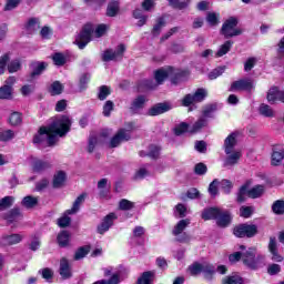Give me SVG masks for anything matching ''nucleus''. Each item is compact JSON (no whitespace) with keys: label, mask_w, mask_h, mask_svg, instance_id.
I'll list each match as a JSON object with an SVG mask.
<instances>
[{"label":"nucleus","mask_w":284,"mask_h":284,"mask_svg":"<svg viewBox=\"0 0 284 284\" xmlns=\"http://www.w3.org/2000/svg\"><path fill=\"white\" fill-rule=\"evenodd\" d=\"M71 125L72 120L68 115L54 118L48 126L40 128L38 134L33 136V143L52 148L59 141L57 136H65L67 132H70Z\"/></svg>","instance_id":"f257e3e1"},{"label":"nucleus","mask_w":284,"mask_h":284,"mask_svg":"<svg viewBox=\"0 0 284 284\" xmlns=\"http://www.w3.org/2000/svg\"><path fill=\"white\" fill-rule=\"evenodd\" d=\"M185 71H176L174 68L172 67H166V68H161L159 70H156L154 72V79L158 83V85L163 84V81H165V79H171V82L176 84L179 82H181V80L183 79V77H185Z\"/></svg>","instance_id":"f03ea898"},{"label":"nucleus","mask_w":284,"mask_h":284,"mask_svg":"<svg viewBox=\"0 0 284 284\" xmlns=\"http://www.w3.org/2000/svg\"><path fill=\"white\" fill-rule=\"evenodd\" d=\"M239 26V19L235 17H230L224 21L221 28V34L226 39H232L233 37H241L243 34V29L236 28Z\"/></svg>","instance_id":"7ed1b4c3"},{"label":"nucleus","mask_w":284,"mask_h":284,"mask_svg":"<svg viewBox=\"0 0 284 284\" xmlns=\"http://www.w3.org/2000/svg\"><path fill=\"white\" fill-rule=\"evenodd\" d=\"M263 255H256V248L251 247L242 253V262L248 270H258Z\"/></svg>","instance_id":"20e7f679"},{"label":"nucleus","mask_w":284,"mask_h":284,"mask_svg":"<svg viewBox=\"0 0 284 284\" xmlns=\"http://www.w3.org/2000/svg\"><path fill=\"white\" fill-rule=\"evenodd\" d=\"M233 234L237 239H254L258 234V226L256 224H240L233 229Z\"/></svg>","instance_id":"39448f33"},{"label":"nucleus","mask_w":284,"mask_h":284,"mask_svg":"<svg viewBox=\"0 0 284 284\" xmlns=\"http://www.w3.org/2000/svg\"><path fill=\"white\" fill-rule=\"evenodd\" d=\"M94 33V28L92 24H85L81 32L75 38V45H78L79 50L85 49V45L92 41V34Z\"/></svg>","instance_id":"423d86ee"},{"label":"nucleus","mask_w":284,"mask_h":284,"mask_svg":"<svg viewBox=\"0 0 284 284\" xmlns=\"http://www.w3.org/2000/svg\"><path fill=\"white\" fill-rule=\"evenodd\" d=\"M254 80L246 78L233 81L229 89V92H252L254 90Z\"/></svg>","instance_id":"0eeeda50"},{"label":"nucleus","mask_w":284,"mask_h":284,"mask_svg":"<svg viewBox=\"0 0 284 284\" xmlns=\"http://www.w3.org/2000/svg\"><path fill=\"white\" fill-rule=\"evenodd\" d=\"M132 125L129 129H120L110 141V148H119L123 141L132 139Z\"/></svg>","instance_id":"6e6552de"},{"label":"nucleus","mask_w":284,"mask_h":284,"mask_svg":"<svg viewBox=\"0 0 284 284\" xmlns=\"http://www.w3.org/2000/svg\"><path fill=\"white\" fill-rule=\"evenodd\" d=\"M123 52H125V45L124 44H119L118 49L115 51L112 50V49H106L102 53V61L108 63L110 61H116L118 59H122L123 58Z\"/></svg>","instance_id":"1a4fd4ad"},{"label":"nucleus","mask_w":284,"mask_h":284,"mask_svg":"<svg viewBox=\"0 0 284 284\" xmlns=\"http://www.w3.org/2000/svg\"><path fill=\"white\" fill-rule=\"evenodd\" d=\"M114 221H116V214L110 213L102 220V223L98 225L97 232L98 234H104L114 225Z\"/></svg>","instance_id":"9d476101"},{"label":"nucleus","mask_w":284,"mask_h":284,"mask_svg":"<svg viewBox=\"0 0 284 284\" xmlns=\"http://www.w3.org/2000/svg\"><path fill=\"white\" fill-rule=\"evenodd\" d=\"M170 110H172V104L170 102H162L149 109L148 115L159 116V114H165V112H170Z\"/></svg>","instance_id":"9b49d317"},{"label":"nucleus","mask_w":284,"mask_h":284,"mask_svg":"<svg viewBox=\"0 0 284 284\" xmlns=\"http://www.w3.org/2000/svg\"><path fill=\"white\" fill-rule=\"evenodd\" d=\"M268 252L271 254L272 261L275 263H281L283 261V255L278 253V243L274 236L270 237Z\"/></svg>","instance_id":"f8f14e48"},{"label":"nucleus","mask_w":284,"mask_h":284,"mask_svg":"<svg viewBox=\"0 0 284 284\" xmlns=\"http://www.w3.org/2000/svg\"><path fill=\"white\" fill-rule=\"evenodd\" d=\"M215 221L219 227H229L232 224V212L220 209V214Z\"/></svg>","instance_id":"ddd939ff"},{"label":"nucleus","mask_w":284,"mask_h":284,"mask_svg":"<svg viewBox=\"0 0 284 284\" xmlns=\"http://www.w3.org/2000/svg\"><path fill=\"white\" fill-rule=\"evenodd\" d=\"M268 103H274L275 101H280L284 103V90H278L277 87H272L266 95Z\"/></svg>","instance_id":"4468645a"},{"label":"nucleus","mask_w":284,"mask_h":284,"mask_svg":"<svg viewBox=\"0 0 284 284\" xmlns=\"http://www.w3.org/2000/svg\"><path fill=\"white\" fill-rule=\"evenodd\" d=\"M237 138L239 133L233 132L224 140L225 154H232V152H234V148H236V144L239 143V141L236 140Z\"/></svg>","instance_id":"2eb2a0df"},{"label":"nucleus","mask_w":284,"mask_h":284,"mask_svg":"<svg viewBox=\"0 0 284 284\" xmlns=\"http://www.w3.org/2000/svg\"><path fill=\"white\" fill-rule=\"evenodd\" d=\"M59 273L64 281H67L68 278H72V267H70V262L68 261V258H61Z\"/></svg>","instance_id":"dca6fc26"},{"label":"nucleus","mask_w":284,"mask_h":284,"mask_svg":"<svg viewBox=\"0 0 284 284\" xmlns=\"http://www.w3.org/2000/svg\"><path fill=\"white\" fill-rule=\"evenodd\" d=\"M145 95H138L131 103L130 111L132 114H139L145 108Z\"/></svg>","instance_id":"f3484780"},{"label":"nucleus","mask_w":284,"mask_h":284,"mask_svg":"<svg viewBox=\"0 0 284 284\" xmlns=\"http://www.w3.org/2000/svg\"><path fill=\"white\" fill-rule=\"evenodd\" d=\"M221 214V207H209L204 209L202 212L203 221H216L219 215Z\"/></svg>","instance_id":"a211bd4d"},{"label":"nucleus","mask_w":284,"mask_h":284,"mask_svg":"<svg viewBox=\"0 0 284 284\" xmlns=\"http://www.w3.org/2000/svg\"><path fill=\"white\" fill-rule=\"evenodd\" d=\"M241 156H243L241 151H234L233 153L231 152L224 160V168H232L236 165L239 161H241Z\"/></svg>","instance_id":"6ab92c4d"},{"label":"nucleus","mask_w":284,"mask_h":284,"mask_svg":"<svg viewBox=\"0 0 284 284\" xmlns=\"http://www.w3.org/2000/svg\"><path fill=\"white\" fill-rule=\"evenodd\" d=\"M41 28V20L39 18H30L26 23V31L28 34H34V32H39Z\"/></svg>","instance_id":"aec40b11"},{"label":"nucleus","mask_w":284,"mask_h":284,"mask_svg":"<svg viewBox=\"0 0 284 284\" xmlns=\"http://www.w3.org/2000/svg\"><path fill=\"white\" fill-rule=\"evenodd\" d=\"M68 179V175L64 171H59L53 175L52 185L55 190H59L60 187H63L65 185V181Z\"/></svg>","instance_id":"412c9836"},{"label":"nucleus","mask_w":284,"mask_h":284,"mask_svg":"<svg viewBox=\"0 0 284 284\" xmlns=\"http://www.w3.org/2000/svg\"><path fill=\"white\" fill-rule=\"evenodd\" d=\"M23 241V236L21 234H11V235H3L1 237L2 245H17Z\"/></svg>","instance_id":"4be33fe9"},{"label":"nucleus","mask_w":284,"mask_h":284,"mask_svg":"<svg viewBox=\"0 0 284 284\" xmlns=\"http://www.w3.org/2000/svg\"><path fill=\"white\" fill-rule=\"evenodd\" d=\"M87 196H88V194H85V193L80 194L73 202V206L70 210H67L65 214H77V212H79V210H81V205H83V203H85Z\"/></svg>","instance_id":"5701e85b"},{"label":"nucleus","mask_w":284,"mask_h":284,"mask_svg":"<svg viewBox=\"0 0 284 284\" xmlns=\"http://www.w3.org/2000/svg\"><path fill=\"white\" fill-rule=\"evenodd\" d=\"M31 68V77L34 79V77H40V74H43L45 68H48V63L45 62H32L30 64Z\"/></svg>","instance_id":"b1692460"},{"label":"nucleus","mask_w":284,"mask_h":284,"mask_svg":"<svg viewBox=\"0 0 284 284\" xmlns=\"http://www.w3.org/2000/svg\"><path fill=\"white\" fill-rule=\"evenodd\" d=\"M219 110V104H206L202 109V116L205 119H214V113Z\"/></svg>","instance_id":"393cba45"},{"label":"nucleus","mask_w":284,"mask_h":284,"mask_svg":"<svg viewBox=\"0 0 284 284\" xmlns=\"http://www.w3.org/2000/svg\"><path fill=\"white\" fill-rule=\"evenodd\" d=\"M37 205H39V197H34L32 195H27L21 201V206L27 210H33Z\"/></svg>","instance_id":"a878e982"},{"label":"nucleus","mask_w":284,"mask_h":284,"mask_svg":"<svg viewBox=\"0 0 284 284\" xmlns=\"http://www.w3.org/2000/svg\"><path fill=\"white\" fill-rule=\"evenodd\" d=\"M52 164L49 161L43 160H34L33 161V172H45V170H50Z\"/></svg>","instance_id":"bb28decb"},{"label":"nucleus","mask_w":284,"mask_h":284,"mask_svg":"<svg viewBox=\"0 0 284 284\" xmlns=\"http://www.w3.org/2000/svg\"><path fill=\"white\" fill-rule=\"evenodd\" d=\"M202 273L204 274V278L206 281H212V278H214V274L216 273V268L212 264L204 263L202 264Z\"/></svg>","instance_id":"cd10ccee"},{"label":"nucleus","mask_w":284,"mask_h":284,"mask_svg":"<svg viewBox=\"0 0 284 284\" xmlns=\"http://www.w3.org/2000/svg\"><path fill=\"white\" fill-rule=\"evenodd\" d=\"M265 192V186L264 185H255L247 192V197L248 199H261Z\"/></svg>","instance_id":"c85d7f7f"},{"label":"nucleus","mask_w":284,"mask_h":284,"mask_svg":"<svg viewBox=\"0 0 284 284\" xmlns=\"http://www.w3.org/2000/svg\"><path fill=\"white\" fill-rule=\"evenodd\" d=\"M187 225H190V219L179 221L172 231L173 236H179L180 234H183Z\"/></svg>","instance_id":"c756f323"},{"label":"nucleus","mask_w":284,"mask_h":284,"mask_svg":"<svg viewBox=\"0 0 284 284\" xmlns=\"http://www.w3.org/2000/svg\"><path fill=\"white\" fill-rule=\"evenodd\" d=\"M203 128H207V119L201 116V118L192 125V128L189 130V132H191V134H196V132H201V130H203Z\"/></svg>","instance_id":"7c9ffc66"},{"label":"nucleus","mask_w":284,"mask_h":284,"mask_svg":"<svg viewBox=\"0 0 284 284\" xmlns=\"http://www.w3.org/2000/svg\"><path fill=\"white\" fill-rule=\"evenodd\" d=\"M283 159H284V150L274 148L272 153V161H271L272 165H278L280 163H283Z\"/></svg>","instance_id":"2f4dec72"},{"label":"nucleus","mask_w":284,"mask_h":284,"mask_svg":"<svg viewBox=\"0 0 284 284\" xmlns=\"http://www.w3.org/2000/svg\"><path fill=\"white\" fill-rule=\"evenodd\" d=\"M121 10L119 1H111L106 7V17H116Z\"/></svg>","instance_id":"473e14b6"},{"label":"nucleus","mask_w":284,"mask_h":284,"mask_svg":"<svg viewBox=\"0 0 284 284\" xmlns=\"http://www.w3.org/2000/svg\"><path fill=\"white\" fill-rule=\"evenodd\" d=\"M58 245L60 247H68L70 245V232L68 231H62L58 235Z\"/></svg>","instance_id":"72a5a7b5"},{"label":"nucleus","mask_w":284,"mask_h":284,"mask_svg":"<svg viewBox=\"0 0 284 284\" xmlns=\"http://www.w3.org/2000/svg\"><path fill=\"white\" fill-rule=\"evenodd\" d=\"M250 185H252L251 181H247L244 185L240 187L237 193V203H244L245 196H247V192H250Z\"/></svg>","instance_id":"f704fd0d"},{"label":"nucleus","mask_w":284,"mask_h":284,"mask_svg":"<svg viewBox=\"0 0 284 284\" xmlns=\"http://www.w3.org/2000/svg\"><path fill=\"white\" fill-rule=\"evenodd\" d=\"M4 219L9 221V223H14L17 219H21V210L19 207H13L8 213H6Z\"/></svg>","instance_id":"c9c22d12"},{"label":"nucleus","mask_w":284,"mask_h":284,"mask_svg":"<svg viewBox=\"0 0 284 284\" xmlns=\"http://www.w3.org/2000/svg\"><path fill=\"white\" fill-rule=\"evenodd\" d=\"M49 93L51 97H59L63 93V84L60 81H54L49 88Z\"/></svg>","instance_id":"e433bc0d"},{"label":"nucleus","mask_w":284,"mask_h":284,"mask_svg":"<svg viewBox=\"0 0 284 284\" xmlns=\"http://www.w3.org/2000/svg\"><path fill=\"white\" fill-rule=\"evenodd\" d=\"M219 185H221V181L219 179H214L207 189V192L212 199H215V196H219Z\"/></svg>","instance_id":"4c0bfd02"},{"label":"nucleus","mask_w":284,"mask_h":284,"mask_svg":"<svg viewBox=\"0 0 284 284\" xmlns=\"http://www.w3.org/2000/svg\"><path fill=\"white\" fill-rule=\"evenodd\" d=\"M108 30H110L109 24H105V23L98 24L95 30L93 31L94 38L101 39V37H105V34L108 33Z\"/></svg>","instance_id":"58836bf2"},{"label":"nucleus","mask_w":284,"mask_h":284,"mask_svg":"<svg viewBox=\"0 0 284 284\" xmlns=\"http://www.w3.org/2000/svg\"><path fill=\"white\" fill-rule=\"evenodd\" d=\"M154 273L152 271H146L138 278V284H153Z\"/></svg>","instance_id":"ea45409f"},{"label":"nucleus","mask_w":284,"mask_h":284,"mask_svg":"<svg viewBox=\"0 0 284 284\" xmlns=\"http://www.w3.org/2000/svg\"><path fill=\"white\" fill-rule=\"evenodd\" d=\"M163 28H165V18L160 17V18H158L156 23L154 24V27L152 29L153 37H159V34H161V30H163Z\"/></svg>","instance_id":"a19ab883"},{"label":"nucleus","mask_w":284,"mask_h":284,"mask_svg":"<svg viewBox=\"0 0 284 284\" xmlns=\"http://www.w3.org/2000/svg\"><path fill=\"white\" fill-rule=\"evenodd\" d=\"M0 99L10 101L12 99V87L10 85H2L0 88Z\"/></svg>","instance_id":"79ce46f5"},{"label":"nucleus","mask_w":284,"mask_h":284,"mask_svg":"<svg viewBox=\"0 0 284 284\" xmlns=\"http://www.w3.org/2000/svg\"><path fill=\"white\" fill-rule=\"evenodd\" d=\"M110 94H112V89H110L108 85H101L99 88L98 99L100 101H105Z\"/></svg>","instance_id":"37998d69"},{"label":"nucleus","mask_w":284,"mask_h":284,"mask_svg":"<svg viewBox=\"0 0 284 284\" xmlns=\"http://www.w3.org/2000/svg\"><path fill=\"white\" fill-rule=\"evenodd\" d=\"M206 98H207V90L204 88L197 89L193 94V99L195 100V103H201L202 101H205Z\"/></svg>","instance_id":"c03bdc74"},{"label":"nucleus","mask_w":284,"mask_h":284,"mask_svg":"<svg viewBox=\"0 0 284 284\" xmlns=\"http://www.w3.org/2000/svg\"><path fill=\"white\" fill-rule=\"evenodd\" d=\"M234 44V42H232L231 40H227L225 43H223L219 51L216 52V57H225V54H227V52H230V50H232V45Z\"/></svg>","instance_id":"a18cd8bd"},{"label":"nucleus","mask_w":284,"mask_h":284,"mask_svg":"<svg viewBox=\"0 0 284 284\" xmlns=\"http://www.w3.org/2000/svg\"><path fill=\"white\" fill-rule=\"evenodd\" d=\"M90 254V246H81L75 251L73 256L74 261H81V258H85Z\"/></svg>","instance_id":"49530a36"},{"label":"nucleus","mask_w":284,"mask_h":284,"mask_svg":"<svg viewBox=\"0 0 284 284\" xmlns=\"http://www.w3.org/2000/svg\"><path fill=\"white\" fill-rule=\"evenodd\" d=\"M272 211L274 214H277V216L283 215L284 214V201L276 200L272 205Z\"/></svg>","instance_id":"de8ad7c7"},{"label":"nucleus","mask_w":284,"mask_h":284,"mask_svg":"<svg viewBox=\"0 0 284 284\" xmlns=\"http://www.w3.org/2000/svg\"><path fill=\"white\" fill-rule=\"evenodd\" d=\"M14 204V197L13 196H4L0 200V212L3 210H8V207H12Z\"/></svg>","instance_id":"09e8293b"},{"label":"nucleus","mask_w":284,"mask_h":284,"mask_svg":"<svg viewBox=\"0 0 284 284\" xmlns=\"http://www.w3.org/2000/svg\"><path fill=\"white\" fill-rule=\"evenodd\" d=\"M88 83H90V73H84L80 77L79 92H84V90H88Z\"/></svg>","instance_id":"8fccbe9b"},{"label":"nucleus","mask_w":284,"mask_h":284,"mask_svg":"<svg viewBox=\"0 0 284 284\" xmlns=\"http://www.w3.org/2000/svg\"><path fill=\"white\" fill-rule=\"evenodd\" d=\"M222 284H243V277L239 275H229L222 280Z\"/></svg>","instance_id":"3c124183"},{"label":"nucleus","mask_w":284,"mask_h":284,"mask_svg":"<svg viewBox=\"0 0 284 284\" xmlns=\"http://www.w3.org/2000/svg\"><path fill=\"white\" fill-rule=\"evenodd\" d=\"M260 114H262V116H266V118H272L274 116V110H272V106L263 103L260 105Z\"/></svg>","instance_id":"603ef678"},{"label":"nucleus","mask_w":284,"mask_h":284,"mask_svg":"<svg viewBox=\"0 0 284 284\" xmlns=\"http://www.w3.org/2000/svg\"><path fill=\"white\" fill-rule=\"evenodd\" d=\"M119 210H122L123 212L134 210V202H132L130 200L122 199L119 203Z\"/></svg>","instance_id":"864d4df0"},{"label":"nucleus","mask_w":284,"mask_h":284,"mask_svg":"<svg viewBox=\"0 0 284 284\" xmlns=\"http://www.w3.org/2000/svg\"><path fill=\"white\" fill-rule=\"evenodd\" d=\"M202 271H203V264L199 262H195L189 266V272L191 276H199V274H201Z\"/></svg>","instance_id":"5fc2aeb1"},{"label":"nucleus","mask_w":284,"mask_h":284,"mask_svg":"<svg viewBox=\"0 0 284 284\" xmlns=\"http://www.w3.org/2000/svg\"><path fill=\"white\" fill-rule=\"evenodd\" d=\"M22 121H23V119L21 118V113H19V112H13L9 116L10 125H13V126L21 125Z\"/></svg>","instance_id":"6e6d98bb"},{"label":"nucleus","mask_w":284,"mask_h":284,"mask_svg":"<svg viewBox=\"0 0 284 284\" xmlns=\"http://www.w3.org/2000/svg\"><path fill=\"white\" fill-rule=\"evenodd\" d=\"M148 156L153 160L159 159L161 156V149L154 144L150 145Z\"/></svg>","instance_id":"4d7b16f0"},{"label":"nucleus","mask_w":284,"mask_h":284,"mask_svg":"<svg viewBox=\"0 0 284 284\" xmlns=\"http://www.w3.org/2000/svg\"><path fill=\"white\" fill-rule=\"evenodd\" d=\"M189 129H190V124L182 122L174 128V134L175 136H181V134H185V132H187Z\"/></svg>","instance_id":"13d9d810"},{"label":"nucleus","mask_w":284,"mask_h":284,"mask_svg":"<svg viewBox=\"0 0 284 284\" xmlns=\"http://www.w3.org/2000/svg\"><path fill=\"white\" fill-rule=\"evenodd\" d=\"M194 173L197 174V176H204V174H207V165L203 162L195 164Z\"/></svg>","instance_id":"bf43d9fd"},{"label":"nucleus","mask_w":284,"mask_h":284,"mask_svg":"<svg viewBox=\"0 0 284 284\" xmlns=\"http://www.w3.org/2000/svg\"><path fill=\"white\" fill-rule=\"evenodd\" d=\"M145 176H150V171H148L145 168H141L135 172L133 181H142V179H145Z\"/></svg>","instance_id":"052dcab7"},{"label":"nucleus","mask_w":284,"mask_h":284,"mask_svg":"<svg viewBox=\"0 0 284 284\" xmlns=\"http://www.w3.org/2000/svg\"><path fill=\"white\" fill-rule=\"evenodd\" d=\"M19 3H21V0H7V3L3 8L4 12H10L19 8Z\"/></svg>","instance_id":"680f3d73"},{"label":"nucleus","mask_w":284,"mask_h":284,"mask_svg":"<svg viewBox=\"0 0 284 284\" xmlns=\"http://www.w3.org/2000/svg\"><path fill=\"white\" fill-rule=\"evenodd\" d=\"M223 72H225V67H219L209 73V79L214 81V79H219Z\"/></svg>","instance_id":"e2e57ef3"},{"label":"nucleus","mask_w":284,"mask_h":284,"mask_svg":"<svg viewBox=\"0 0 284 284\" xmlns=\"http://www.w3.org/2000/svg\"><path fill=\"white\" fill-rule=\"evenodd\" d=\"M254 214V209L252 206H242L240 209V216L243 219H250Z\"/></svg>","instance_id":"0e129e2a"},{"label":"nucleus","mask_w":284,"mask_h":284,"mask_svg":"<svg viewBox=\"0 0 284 284\" xmlns=\"http://www.w3.org/2000/svg\"><path fill=\"white\" fill-rule=\"evenodd\" d=\"M52 60L54 62V65H65V55H63V53H54Z\"/></svg>","instance_id":"69168bd1"},{"label":"nucleus","mask_w":284,"mask_h":284,"mask_svg":"<svg viewBox=\"0 0 284 284\" xmlns=\"http://www.w3.org/2000/svg\"><path fill=\"white\" fill-rule=\"evenodd\" d=\"M19 70H21V61L19 60H12L9 64H8V71L10 73L12 72H19Z\"/></svg>","instance_id":"338daca9"},{"label":"nucleus","mask_w":284,"mask_h":284,"mask_svg":"<svg viewBox=\"0 0 284 284\" xmlns=\"http://www.w3.org/2000/svg\"><path fill=\"white\" fill-rule=\"evenodd\" d=\"M14 139V131L12 130H7L0 133V141H12Z\"/></svg>","instance_id":"774afa93"}]
</instances>
